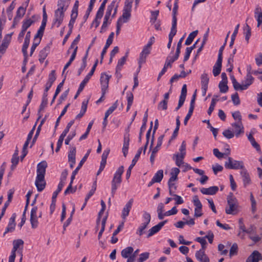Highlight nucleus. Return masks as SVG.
<instances>
[{
	"mask_svg": "<svg viewBox=\"0 0 262 262\" xmlns=\"http://www.w3.org/2000/svg\"><path fill=\"white\" fill-rule=\"evenodd\" d=\"M70 4V0H58V8L55 11L54 17L53 20L52 27L56 26L58 28L62 23L64 12L68 9Z\"/></svg>",
	"mask_w": 262,
	"mask_h": 262,
	"instance_id": "f257e3e1",
	"label": "nucleus"
},
{
	"mask_svg": "<svg viewBox=\"0 0 262 262\" xmlns=\"http://www.w3.org/2000/svg\"><path fill=\"white\" fill-rule=\"evenodd\" d=\"M47 167V163L46 161H41L37 166V177L35 183L37 190L39 192L42 191L46 186L45 175Z\"/></svg>",
	"mask_w": 262,
	"mask_h": 262,
	"instance_id": "f03ea898",
	"label": "nucleus"
},
{
	"mask_svg": "<svg viewBox=\"0 0 262 262\" xmlns=\"http://www.w3.org/2000/svg\"><path fill=\"white\" fill-rule=\"evenodd\" d=\"M227 205L225 208V212L227 214L235 215L238 212V202L234 197L232 192L227 198Z\"/></svg>",
	"mask_w": 262,
	"mask_h": 262,
	"instance_id": "7ed1b4c3",
	"label": "nucleus"
},
{
	"mask_svg": "<svg viewBox=\"0 0 262 262\" xmlns=\"http://www.w3.org/2000/svg\"><path fill=\"white\" fill-rule=\"evenodd\" d=\"M124 172V167L123 166H120L117 170L116 171L113 180L112 181V190L111 193L112 196H114V195L122 181L121 176Z\"/></svg>",
	"mask_w": 262,
	"mask_h": 262,
	"instance_id": "20e7f679",
	"label": "nucleus"
},
{
	"mask_svg": "<svg viewBox=\"0 0 262 262\" xmlns=\"http://www.w3.org/2000/svg\"><path fill=\"white\" fill-rule=\"evenodd\" d=\"M133 0H125L124 6L123 9V14L119 19H120V22L122 23H127L131 16V11L132 8V3Z\"/></svg>",
	"mask_w": 262,
	"mask_h": 262,
	"instance_id": "39448f33",
	"label": "nucleus"
},
{
	"mask_svg": "<svg viewBox=\"0 0 262 262\" xmlns=\"http://www.w3.org/2000/svg\"><path fill=\"white\" fill-rule=\"evenodd\" d=\"M225 167L230 169H241L242 170L244 168L243 161L234 160L231 157L228 158V160L225 162Z\"/></svg>",
	"mask_w": 262,
	"mask_h": 262,
	"instance_id": "423d86ee",
	"label": "nucleus"
},
{
	"mask_svg": "<svg viewBox=\"0 0 262 262\" xmlns=\"http://www.w3.org/2000/svg\"><path fill=\"white\" fill-rule=\"evenodd\" d=\"M118 7V3H117L116 1H113L111 3L108 5L107 7L106 11L104 17H106L110 19L111 15L112 12L113 10V13L112 15V18H114L116 15L117 9Z\"/></svg>",
	"mask_w": 262,
	"mask_h": 262,
	"instance_id": "0eeeda50",
	"label": "nucleus"
},
{
	"mask_svg": "<svg viewBox=\"0 0 262 262\" xmlns=\"http://www.w3.org/2000/svg\"><path fill=\"white\" fill-rule=\"evenodd\" d=\"M111 75H108L105 73H101L100 76V83L101 85V92L102 96H104L108 86V82Z\"/></svg>",
	"mask_w": 262,
	"mask_h": 262,
	"instance_id": "6e6552de",
	"label": "nucleus"
},
{
	"mask_svg": "<svg viewBox=\"0 0 262 262\" xmlns=\"http://www.w3.org/2000/svg\"><path fill=\"white\" fill-rule=\"evenodd\" d=\"M150 48H148L146 46H144L143 47L142 52L140 54L138 60L139 67L138 72H139V71L140 70L142 64L146 62V57L150 54Z\"/></svg>",
	"mask_w": 262,
	"mask_h": 262,
	"instance_id": "1a4fd4ad",
	"label": "nucleus"
},
{
	"mask_svg": "<svg viewBox=\"0 0 262 262\" xmlns=\"http://www.w3.org/2000/svg\"><path fill=\"white\" fill-rule=\"evenodd\" d=\"M38 208L37 206H34L31 211L30 214V223L31 224V227L33 229H35L38 227V215L37 214Z\"/></svg>",
	"mask_w": 262,
	"mask_h": 262,
	"instance_id": "9d476101",
	"label": "nucleus"
},
{
	"mask_svg": "<svg viewBox=\"0 0 262 262\" xmlns=\"http://www.w3.org/2000/svg\"><path fill=\"white\" fill-rule=\"evenodd\" d=\"M209 78L208 74L206 73H203L201 76V83L202 93L203 96H205L208 89V84L209 83Z\"/></svg>",
	"mask_w": 262,
	"mask_h": 262,
	"instance_id": "9b49d317",
	"label": "nucleus"
},
{
	"mask_svg": "<svg viewBox=\"0 0 262 262\" xmlns=\"http://www.w3.org/2000/svg\"><path fill=\"white\" fill-rule=\"evenodd\" d=\"M64 184H65V182H64L63 181H60V182H59V183L58 185V187H57V190L55 191H54L53 194V195H52V203H51V204L50 205L51 213H52L55 210V204L54 203V200L56 199L58 194L62 190V189Z\"/></svg>",
	"mask_w": 262,
	"mask_h": 262,
	"instance_id": "f8f14e48",
	"label": "nucleus"
},
{
	"mask_svg": "<svg viewBox=\"0 0 262 262\" xmlns=\"http://www.w3.org/2000/svg\"><path fill=\"white\" fill-rule=\"evenodd\" d=\"M142 150V148H140L138 149L137 153L136 154L135 157L133 159L132 164L130 165V166H129V167L126 171V179H128L129 178L130 174H131L132 169H133V167L135 165L137 161L138 160V159L140 156V155L141 154Z\"/></svg>",
	"mask_w": 262,
	"mask_h": 262,
	"instance_id": "ddd939ff",
	"label": "nucleus"
},
{
	"mask_svg": "<svg viewBox=\"0 0 262 262\" xmlns=\"http://www.w3.org/2000/svg\"><path fill=\"white\" fill-rule=\"evenodd\" d=\"M133 202L134 199L132 198L130 199L124 206L121 213V217L123 219L125 220L126 217L129 215V213L132 209Z\"/></svg>",
	"mask_w": 262,
	"mask_h": 262,
	"instance_id": "4468645a",
	"label": "nucleus"
},
{
	"mask_svg": "<svg viewBox=\"0 0 262 262\" xmlns=\"http://www.w3.org/2000/svg\"><path fill=\"white\" fill-rule=\"evenodd\" d=\"M234 128V132L236 137H238L240 134H244V128L242 121H237L231 124Z\"/></svg>",
	"mask_w": 262,
	"mask_h": 262,
	"instance_id": "2eb2a0df",
	"label": "nucleus"
},
{
	"mask_svg": "<svg viewBox=\"0 0 262 262\" xmlns=\"http://www.w3.org/2000/svg\"><path fill=\"white\" fill-rule=\"evenodd\" d=\"M167 222V220H165L150 228L148 230L147 237H149L158 232Z\"/></svg>",
	"mask_w": 262,
	"mask_h": 262,
	"instance_id": "dca6fc26",
	"label": "nucleus"
},
{
	"mask_svg": "<svg viewBox=\"0 0 262 262\" xmlns=\"http://www.w3.org/2000/svg\"><path fill=\"white\" fill-rule=\"evenodd\" d=\"M262 259L261 254L257 250H254L247 258L246 262H259Z\"/></svg>",
	"mask_w": 262,
	"mask_h": 262,
	"instance_id": "f3484780",
	"label": "nucleus"
},
{
	"mask_svg": "<svg viewBox=\"0 0 262 262\" xmlns=\"http://www.w3.org/2000/svg\"><path fill=\"white\" fill-rule=\"evenodd\" d=\"M195 256L196 259L200 262H210L209 258L203 250L197 251Z\"/></svg>",
	"mask_w": 262,
	"mask_h": 262,
	"instance_id": "a211bd4d",
	"label": "nucleus"
},
{
	"mask_svg": "<svg viewBox=\"0 0 262 262\" xmlns=\"http://www.w3.org/2000/svg\"><path fill=\"white\" fill-rule=\"evenodd\" d=\"M241 175L243 178L244 187H246L251 183V179L247 170L244 168L241 171Z\"/></svg>",
	"mask_w": 262,
	"mask_h": 262,
	"instance_id": "6ab92c4d",
	"label": "nucleus"
},
{
	"mask_svg": "<svg viewBox=\"0 0 262 262\" xmlns=\"http://www.w3.org/2000/svg\"><path fill=\"white\" fill-rule=\"evenodd\" d=\"M219 190V188L217 186H211L209 188H202L201 189V192L204 194L206 195H214Z\"/></svg>",
	"mask_w": 262,
	"mask_h": 262,
	"instance_id": "aec40b11",
	"label": "nucleus"
},
{
	"mask_svg": "<svg viewBox=\"0 0 262 262\" xmlns=\"http://www.w3.org/2000/svg\"><path fill=\"white\" fill-rule=\"evenodd\" d=\"M50 47L47 45L43 49H42L39 53V60L41 63L44 61V60L47 57L50 52Z\"/></svg>",
	"mask_w": 262,
	"mask_h": 262,
	"instance_id": "412c9836",
	"label": "nucleus"
},
{
	"mask_svg": "<svg viewBox=\"0 0 262 262\" xmlns=\"http://www.w3.org/2000/svg\"><path fill=\"white\" fill-rule=\"evenodd\" d=\"M254 16L257 21V27H258L262 24V10L259 6H257L255 9Z\"/></svg>",
	"mask_w": 262,
	"mask_h": 262,
	"instance_id": "4be33fe9",
	"label": "nucleus"
},
{
	"mask_svg": "<svg viewBox=\"0 0 262 262\" xmlns=\"http://www.w3.org/2000/svg\"><path fill=\"white\" fill-rule=\"evenodd\" d=\"M222 59H217L215 64L213 67L212 72L215 77L218 76L220 74L222 69Z\"/></svg>",
	"mask_w": 262,
	"mask_h": 262,
	"instance_id": "5701e85b",
	"label": "nucleus"
},
{
	"mask_svg": "<svg viewBox=\"0 0 262 262\" xmlns=\"http://www.w3.org/2000/svg\"><path fill=\"white\" fill-rule=\"evenodd\" d=\"M91 152V149H89L86 152V154L84 155V156L82 158V159L81 160L80 162H79L78 166L76 167V168L73 171L72 176L73 178L74 177H75V176L77 173L78 170L80 169V168L82 167L84 163L86 160L90 153Z\"/></svg>",
	"mask_w": 262,
	"mask_h": 262,
	"instance_id": "b1692460",
	"label": "nucleus"
},
{
	"mask_svg": "<svg viewBox=\"0 0 262 262\" xmlns=\"http://www.w3.org/2000/svg\"><path fill=\"white\" fill-rule=\"evenodd\" d=\"M178 9V5L177 2H175L174 4V6L172 9V28H177V14Z\"/></svg>",
	"mask_w": 262,
	"mask_h": 262,
	"instance_id": "393cba45",
	"label": "nucleus"
},
{
	"mask_svg": "<svg viewBox=\"0 0 262 262\" xmlns=\"http://www.w3.org/2000/svg\"><path fill=\"white\" fill-rule=\"evenodd\" d=\"M147 120V110L145 113L143 119V124L140 128L139 137V142H141V138L143 133L145 131L146 126V122Z\"/></svg>",
	"mask_w": 262,
	"mask_h": 262,
	"instance_id": "a878e982",
	"label": "nucleus"
},
{
	"mask_svg": "<svg viewBox=\"0 0 262 262\" xmlns=\"http://www.w3.org/2000/svg\"><path fill=\"white\" fill-rule=\"evenodd\" d=\"M133 251L134 249L132 247H127L122 250L121 254L122 257L127 258L132 255Z\"/></svg>",
	"mask_w": 262,
	"mask_h": 262,
	"instance_id": "bb28decb",
	"label": "nucleus"
},
{
	"mask_svg": "<svg viewBox=\"0 0 262 262\" xmlns=\"http://www.w3.org/2000/svg\"><path fill=\"white\" fill-rule=\"evenodd\" d=\"M198 33V30H195V31L192 32L191 33H190L189 34L186 40H185V45H187V46L190 45L192 43L194 38L197 35Z\"/></svg>",
	"mask_w": 262,
	"mask_h": 262,
	"instance_id": "cd10ccee",
	"label": "nucleus"
},
{
	"mask_svg": "<svg viewBox=\"0 0 262 262\" xmlns=\"http://www.w3.org/2000/svg\"><path fill=\"white\" fill-rule=\"evenodd\" d=\"M248 139L252 145L256 149L257 151L260 150L259 145L255 141L254 138L253 137V133L252 132L248 136Z\"/></svg>",
	"mask_w": 262,
	"mask_h": 262,
	"instance_id": "c85d7f7f",
	"label": "nucleus"
},
{
	"mask_svg": "<svg viewBox=\"0 0 262 262\" xmlns=\"http://www.w3.org/2000/svg\"><path fill=\"white\" fill-rule=\"evenodd\" d=\"M231 80H232V84H233V88L234 89L236 90V91H237V90H246V89H244V88H245V85L244 84H243V83L242 84H239L237 81L235 79V78H234V76H233L232 77H231Z\"/></svg>",
	"mask_w": 262,
	"mask_h": 262,
	"instance_id": "c756f323",
	"label": "nucleus"
},
{
	"mask_svg": "<svg viewBox=\"0 0 262 262\" xmlns=\"http://www.w3.org/2000/svg\"><path fill=\"white\" fill-rule=\"evenodd\" d=\"M254 78L252 77V75L247 74L245 80L243 82V84L245 85V88L244 89H247L248 88L253 82Z\"/></svg>",
	"mask_w": 262,
	"mask_h": 262,
	"instance_id": "7c9ffc66",
	"label": "nucleus"
},
{
	"mask_svg": "<svg viewBox=\"0 0 262 262\" xmlns=\"http://www.w3.org/2000/svg\"><path fill=\"white\" fill-rule=\"evenodd\" d=\"M175 181L171 180V178H169L168 182V185L169 188V192L170 195H174L175 190L177 189V186L174 183Z\"/></svg>",
	"mask_w": 262,
	"mask_h": 262,
	"instance_id": "2f4dec72",
	"label": "nucleus"
},
{
	"mask_svg": "<svg viewBox=\"0 0 262 262\" xmlns=\"http://www.w3.org/2000/svg\"><path fill=\"white\" fill-rule=\"evenodd\" d=\"M177 31V28L172 27L171 28V30L168 35V42L167 43V48L168 49H169L171 47L173 37L176 34Z\"/></svg>",
	"mask_w": 262,
	"mask_h": 262,
	"instance_id": "473e14b6",
	"label": "nucleus"
},
{
	"mask_svg": "<svg viewBox=\"0 0 262 262\" xmlns=\"http://www.w3.org/2000/svg\"><path fill=\"white\" fill-rule=\"evenodd\" d=\"M163 177V171L162 170H159L154 175L152 179L156 183H159L161 181Z\"/></svg>",
	"mask_w": 262,
	"mask_h": 262,
	"instance_id": "72a5a7b5",
	"label": "nucleus"
},
{
	"mask_svg": "<svg viewBox=\"0 0 262 262\" xmlns=\"http://www.w3.org/2000/svg\"><path fill=\"white\" fill-rule=\"evenodd\" d=\"M180 169L178 168L174 167L172 168L171 171L170 173L171 180L172 181H176L178 180V176L180 173Z\"/></svg>",
	"mask_w": 262,
	"mask_h": 262,
	"instance_id": "f704fd0d",
	"label": "nucleus"
},
{
	"mask_svg": "<svg viewBox=\"0 0 262 262\" xmlns=\"http://www.w3.org/2000/svg\"><path fill=\"white\" fill-rule=\"evenodd\" d=\"M76 147H70V150L68 154V160L69 162L72 161H76Z\"/></svg>",
	"mask_w": 262,
	"mask_h": 262,
	"instance_id": "c9c22d12",
	"label": "nucleus"
},
{
	"mask_svg": "<svg viewBox=\"0 0 262 262\" xmlns=\"http://www.w3.org/2000/svg\"><path fill=\"white\" fill-rule=\"evenodd\" d=\"M87 58H88V51L86 52V54H85V56L82 58V64L78 71L77 75L78 76H79L81 74L82 72L84 70V69L85 68V67L86 66Z\"/></svg>",
	"mask_w": 262,
	"mask_h": 262,
	"instance_id": "e433bc0d",
	"label": "nucleus"
},
{
	"mask_svg": "<svg viewBox=\"0 0 262 262\" xmlns=\"http://www.w3.org/2000/svg\"><path fill=\"white\" fill-rule=\"evenodd\" d=\"M107 219V214H106L105 216H104L103 217V218L102 219V220L101 221V228L98 233V236L99 239L101 237L102 234L105 230V224H106Z\"/></svg>",
	"mask_w": 262,
	"mask_h": 262,
	"instance_id": "4c0bfd02",
	"label": "nucleus"
},
{
	"mask_svg": "<svg viewBox=\"0 0 262 262\" xmlns=\"http://www.w3.org/2000/svg\"><path fill=\"white\" fill-rule=\"evenodd\" d=\"M94 74L93 73L90 72L89 73L85 76L84 79L82 80L80 84V89H84L86 84L88 82L92 76Z\"/></svg>",
	"mask_w": 262,
	"mask_h": 262,
	"instance_id": "58836bf2",
	"label": "nucleus"
},
{
	"mask_svg": "<svg viewBox=\"0 0 262 262\" xmlns=\"http://www.w3.org/2000/svg\"><path fill=\"white\" fill-rule=\"evenodd\" d=\"M34 21L31 18L24 20L23 22L22 29L27 30L33 23Z\"/></svg>",
	"mask_w": 262,
	"mask_h": 262,
	"instance_id": "ea45409f",
	"label": "nucleus"
},
{
	"mask_svg": "<svg viewBox=\"0 0 262 262\" xmlns=\"http://www.w3.org/2000/svg\"><path fill=\"white\" fill-rule=\"evenodd\" d=\"M164 137V135H161L160 136H159L158 137L157 145L152 149V151H154V152H157L158 151V150H159V149L162 144V142H163Z\"/></svg>",
	"mask_w": 262,
	"mask_h": 262,
	"instance_id": "a19ab883",
	"label": "nucleus"
},
{
	"mask_svg": "<svg viewBox=\"0 0 262 262\" xmlns=\"http://www.w3.org/2000/svg\"><path fill=\"white\" fill-rule=\"evenodd\" d=\"M239 27V24L236 25V26L235 27V28L234 29V32L231 35V41H230V42L229 44V47L230 48H231L234 44V42L236 36L238 33Z\"/></svg>",
	"mask_w": 262,
	"mask_h": 262,
	"instance_id": "79ce46f5",
	"label": "nucleus"
},
{
	"mask_svg": "<svg viewBox=\"0 0 262 262\" xmlns=\"http://www.w3.org/2000/svg\"><path fill=\"white\" fill-rule=\"evenodd\" d=\"M219 87L221 93H226L228 90V86L226 81H221L219 84Z\"/></svg>",
	"mask_w": 262,
	"mask_h": 262,
	"instance_id": "37998d69",
	"label": "nucleus"
},
{
	"mask_svg": "<svg viewBox=\"0 0 262 262\" xmlns=\"http://www.w3.org/2000/svg\"><path fill=\"white\" fill-rule=\"evenodd\" d=\"M74 179H75V177H74L73 178L72 176H71L70 183L68 187L66 189V190L64 191V192L65 195H67V194H68L69 193H74V192H75V190H74L72 188V184H73V181H74Z\"/></svg>",
	"mask_w": 262,
	"mask_h": 262,
	"instance_id": "c03bdc74",
	"label": "nucleus"
},
{
	"mask_svg": "<svg viewBox=\"0 0 262 262\" xmlns=\"http://www.w3.org/2000/svg\"><path fill=\"white\" fill-rule=\"evenodd\" d=\"M128 52H127L125 54V55L123 57H122L121 59H120L118 61V63H117V65L116 66V68H118V69H122V67L124 65V64L125 63L126 60V58L127 57V56H128Z\"/></svg>",
	"mask_w": 262,
	"mask_h": 262,
	"instance_id": "a18cd8bd",
	"label": "nucleus"
},
{
	"mask_svg": "<svg viewBox=\"0 0 262 262\" xmlns=\"http://www.w3.org/2000/svg\"><path fill=\"white\" fill-rule=\"evenodd\" d=\"M195 240L198 242L200 243L201 245L202 248L200 250H203V251H205L207 245V242L205 239V237H198L196 238Z\"/></svg>",
	"mask_w": 262,
	"mask_h": 262,
	"instance_id": "49530a36",
	"label": "nucleus"
},
{
	"mask_svg": "<svg viewBox=\"0 0 262 262\" xmlns=\"http://www.w3.org/2000/svg\"><path fill=\"white\" fill-rule=\"evenodd\" d=\"M78 16V14H74V13H71V19L70 20V22L69 23V30H71L72 31V29L73 28L74 24L75 22L76 19Z\"/></svg>",
	"mask_w": 262,
	"mask_h": 262,
	"instance_id": "de8ad7c7",
	"label": "nucleus"
},
{
	"mask_svg": "<svg viewBox=\"0 0 262 262\" xmlns=\"http://www.w3.org/2000/svg\"><path fill=\"white\" fill-rule=\"evenodd\" d=\"M234 132H232L230 128L226 129L223 132V136L228 139L232 138L234 136Z\"/></svg>",
	"mask_w": 262,
	"mask_h": 262,
	"instance_id": "09e8293b",
	"label": "nucleus"
},
{
	"mask_svg": "<svg viewBox=\"0 0 262 262\" xmlns=\"http://www.w3.org/2000/svg\"><path fill=\"white\" fill-rule=\"evenodd\" d=\"M244 31L245 34V39L248 42L249 38L251 36V28L248 24H246L244 28Z\"/></svg>",
	"mask_w": 262,
	"mask_h": 262,
	"instance_id": "8fccbe9b",
	"label": "nucleus"
},
{
	"mask_svg": "<svg viewBox=\"0 0 262 262\" xmlns=\"http://www.w3.org/2000/svg\"><path fill=\"white\" fill-rule=\"evenodd\" d=\"M193 203L194 205L195 206V208H198L199 209H202V205L197 195H194L193 197Z\"/></svg>",
	"mask_w": 262,
	"mask_h": 262,
	"instance_id": "3c124183",
	"label": "nucleus"
},
{
	"mask_svg": "<svg viewBox=\"0 0 262 262\" xmlns=\"http://www.w3.org/2000/svg\"><path fill=\"white\" fill-rule=\"evenodd\" d=\"M117 106L118 100L116 101V102L113 104V105L109 107V108L105 112V116L106 117H108V116L114 111V110L117 107Z\"/></svg>",
	"mask_w": 262,
	"mask_h": 262,
	"instance_id": "603ef678",
	"label": "nucleus"
},
{
	"mask_svg": "<svg viewBox=\"0 0 262 262\" xmlns=\"http://www.w3.org/2000/svg\"><path fill=\"white\" fill-rule=\"evenodd\" d=\"M173 159H175L176 164L178 167H181L184 164V161L182 159H180L179 154H174L173 155Z\"/></svg>",
	"mask_w": 262,
	"mask_h": 262,
	"instance_id": "864d4df0",
	"label": "nucleus"
},
{
	"mask_svg": "<svg viewBox=\"0 0 262 262\" xmlns=\"http://www.w3.org/2000/svg\"><path fill=\"white\" fill-rule=\"evenodd\" d=\"M168 101L163 100L158 105V110L165 111L167 109Z\"/></svg>",
	"mask_w": 262,
	"mask_h": 262,
	"instance_id": "5fc2aeb1",
	"label": "nucleus"
},
{
	"mask_svg": "<svg viewBox=\"0 0 262 262\" xmlns=\"http://www.w3.org/2000/svg\"><path fill=\"white\" fill-rule=\"evenodd\" d=\"M204 122H206L207 123L208 127L210 128V130L212 132L213 135L215 138H216L217 134L218 129L217 128H215L212 127L209 122V120H205L203 121Z\"/></svg>",
	"mask_w": 262,
	"mask_h": 262,
	"instance_id": "6e6d98bb",
	"label": "nucleus"
},
{
	"mask_svg": "<svg viewBox=\"0 0 262 262\" xmlns=\"http://www.w3.org/2000/svg\"><path fill=\"white\" fill-rule=\"evenodd\" d=\"M47 103H48V100H42V102H41V104L40 105L39 108V110H38V114L39 116H38V118L37 119V120H38L41 117V115L40 114V112L43 110L45 107L47 105Z\"/></svg>",
	"mask_w": 262,
	"mask_h": 262,
	"instance_id": "4d7b16f0",
	"label": "nucleus"
},
{
	"mask_svg": "<svg viewBox=\"0 0 262 262\" xmlns=\"http://www.w3.org/2000/svg\"><path fill=\"white\" fill-rule=\"evenodd\" d=\"M109 18L104 17L103 22L101 28L100 33H103L105 31L107 27V25L111 24V20L109 21Z\"/></svg>",
	"mask_w": 262,
	"mask_h": 262,
	"instance_id": "13d9d810",
	"label": "nucleus"
},
{
	"mask_svg": "<svg viewBox=\"0 0 262 262\" xmlns=\"http://www.w3.org/2000/svg\"><path fill=\"white\" fill-rule=\"evenodd\" d=\"M26 12V9L23 7H19L17 10L16 15L15 16L19 18H22L25 15Z\"/></svg>",
	"mask_w": 262,
	"mask_h": 262,
	"instance_id": "bf43d9fd",
	"label": "nucleus"
},
{
	"mask_svg": "<svg viewBox=\"0 0 262 262\" xmlns=\"http://www.w3.org/2000/svg\"><path fill=\"white\" fill-rule=\"evenodd\" d=\"M103 16V15L100 14V15H98V13H96V17L95 19L93 20L92 24V26H95V27L97 28L100 24V20Z\"/></svg>",
	"mask_w": 262,
	"mask_h": 262,
	"instance_id": "052dcab7",
	"label": "nucleus"
},
{
	"mask_svg": "<svg viewBox=\"0 0 262 262\" xmlns=\"http://www.w3.org/2000/svg\"><path fill=\"white\" fill-rule=\"evenodd\" d=\"M24 245V241L21 239H18L14 240L13 242V246L15 248L18 249L20 246L23 247ZM23 247H21V249L22 250Z\"/></svg>",
	"mask_w": 262,
	"mask_h": 262,
	"instance_id": "680f3d73",
	"label": "nucleus"
},
{
	"mask_svg": "<svg viewBox=\"0 0 262 262\" xmlns=\"http://www.w3.org/2000/svg\"><path fill=\"white\" fill-rule=\"evenodd\" d=\"M237 249L238 247L236 244L234 243L232 245L229 252L230 257L237 254Z\"/></svg>",
	"mask_w": 262,
	"mask_h": 262,
	"instance_id": "e2e57ef3",
	"label": "nucleus"
},
{
	"mask_svg": "<svg viewBox=\"0 0 262 262\" xmlns=\"http://www.w3.org/2000/svg\"><path fill=\"white\" fill-rule=\"evenodd\" d=\"M74 123V120H71L67 124L66 128L64 129V130L61 133V135H63L64 136H66L67 134L69 133L70 128L73 125V124Z\"/></svg>",
	"mask_w": 262,
	"mask_h": 262,
	"instance_id": "0e129e2a",
	"label": "nucleus"
},
{
	"mask_svg": "<svg viewBox=\"0 0 262 262\" xmlns=\"http://www.w3.org/2000/svg\"><path fill=\"white\" fill-rule=\"evenodd\" d=\"M56 80L55 71L52 70L49 75V79L47 82L53 84L54 81Z\"/></svg>",
	"mask_w": 262,
	"mask_h": 262,
	"instance_id": "69168bd1",
	"label": "nucleus"
},
{
	"mask_svg": "<svg viewBox=\"0 0 262 262\" xmlns=\"http://www.w3.org/2000/svg\"><path fill=\"white\" fill-rule=\"evenodd\" d=\"M231 99L234 105H237L240 104V100L237 93H235L234 94L232 95L231 96Z\"/></svg>",
	"mask_w": 262,
	"mask_h": 262,
	"instance_id": "338daca9",
	"label": "nucleus"
},
{
	"mask_svg": "<svg viewBox=\"0 0 262 262\" xmlns=\"http://www.w3.org/2000/svg\"><path fill=\"white\" fill-rule=\"evenodd\" d=\"M149 254L148 252H145L140 255L139 258L138 259L137 262H143L149 257Z\"/></svg>",
	"mask_w": 262,
	"mask_h": 262,
	"instance_id": "774afa93",
	"label": "nucleus"
}]
</instances>
